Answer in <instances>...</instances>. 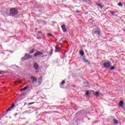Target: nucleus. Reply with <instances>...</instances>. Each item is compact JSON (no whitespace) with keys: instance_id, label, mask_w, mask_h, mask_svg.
Returning <instances> with one entry per match:
<instances>
[{"instance_id":"f257e3e1","label":"nucleus","mask_w":125,"mask_h":125,"mask_svg":"<svg viewBox=\"0 0 125 125\" xmlns=\"http://www.w3.org/2000/svg\"><path fill=\"white\" fill-rule=\"evenodd\" d=\"M10 15L11 16H14L18 14V10H17L16 8H12L10 9Z\"/></svg>"},{"instance_id":"f03ea898","label":"nucleus","mask_w":125,"mask_h":125,"mask_svg":"<svg viewBox=\"0 0 125 125\" xmlns=\"http://www.w3.org/2000/svg\"><path fill=\"white\" fill-rule=\"evenodd\" d=\"M32 58V56L29 54L25 53L24 57L21 58V60L22 61H25V60H28V59H31Z\"/></svg>"},{"instance_id":"7ed1b4c3","label":"nucleus","mask_w":125,"mask_h":125,"mask_svg":"<svg viewBox=\"0 0 125 125\" xmlns=\"http://www.w3.org/2000/svg\"><path fill=\"white\" fill-rule=\"evenodd\" d=\"M93 35H96L97 37L100 36V29H98L97 30H95L94 29L93 30L92 32Z\"/></svg>"},{"instance_id":"20e7f679","label":"nucleus","mask_w":125,"mask_h":125,"mask_svg":"<svg viewBox=\"0 0 125 125\" xmlns=\"http://www.w3.org/2000/svg\"><path fill=\"white\" fill-rule=\"evenodd\" d=\"M42 54H43V53L41 51H38L34 54V57H38V56H40V55H42Z\"/></svg>"},{"instance_id":"39448f33","label":"nucleus","mask_w":125,"mask_h":125,"mask_svg":"<svg viewBox=\"0 0 125 125\" xmlns=\"http://www.w3.org/2000/svg\"><path fill=\"white\" fill-rule=\"evenodd\" d=\"M30 80H31L32 83H36V82H38V79H37V78H36L34 76H31L30 77Z\"/></svg>"},{"instance_id":"423d86ee","label":"nucleus","mask_w":125,"mask_h":125,"mask_svg":"<svg viewBox=\"0 0 125 125\" xmlns=\"http://www.w3.org/2000/svg\"><path fill=\"white\" fill-rule=\"evenodd\" d=\"M33 67L35 70H38L39 69V68H40L39 64H38L37 62H35L33 64Z\"/></svg>"},{"instance_id":"0eeeda50","label":"nucleus","mask_w":125,"mask_h":125,"mask_svg":"<svg viewBox=\"0 0 125 125\" xmlns=\"http://www.w3.org/2000/svg\"><path fill=\"white\" fill-rule=\"evenodd\" d=\"M103 65L104 66V68H108V67H111V64L109 62H105L104 63Z\"/></svg>"},{"instance_id":"6e6552de","label":"nucleus","mask_w":125,"mask_h":125,"mask_svg":"<svg viewBox=\"0 0 125 125\" xmlns=\"http://www.w3.org/2000/svg\"><path fill=\"white\" fill-rule=\"evenodd\" d=\"M62 28L63 32H64V33H66V32H67V28H66V26H65V24L62 25Z\"/></svg>"},{"instance_id":"1a4fd4ad","label":"nucleus","mask_w":125,"mask_h":125,"mask_svg":"<svg viewBox=\"0 0 125 125\" xmlns=\"http://www.w3.org/2000/svg\"><path fill=\"white\" fill-rule=\"evenodd\" d=\"M15 106V104H14V103H13L11 105V107L7 110V112L10 111V110H11V109H13V108H14Z\"/></svg>"},{"instance_id":"9d476101","label":"nucleus","mask_w":125,"mask_h":125,"mask_svg":"<svg viewBox=\"0 0 125 125\" xmlns=\"http://www.w3.org/2000/svg\"><path fill=\"white\" fill-rule=\"evenodd\" d=\"M119 107H123L124 106V101H120L119 104Z\"/></svg>"},{"instance_id":"9b49d317","label":"nucleus","mask_w":125,"mask_h":125,"mask_svg":"<svg viewBox=\"0 0 125 125\" xmlns=\"http://www.w3.org/2000/svg\"><path fill=\"white\" fill-rule=\"evenodd\" d=\"M61 50V48L60 47H56V50H55V52H60Z\"/></svg>"},{"instance_id":"f8f14e48","label":"nucleus","mask_w":125,"mask_h":125,"mask_svg":"<svg viewBox=\"0 0 125 125\" xmlns=\"http://www.w3.org/2000/svg\"><path fill=\"white\" fill-rule=\"evenodd\" d=\"M28 88H29V86H26L24 88L21 89V91H25V90H26V89H28Z\"/></svg>"},{"instance_id":"ddd939ff","label":"nucleus","mask_w":125,"mask_h":125,"mask_svg":"<svg viewBox=\"0 0 125 125\" xmlns=\"http://www.w3.org/2000/svg\"><path fill=\"white\" fill-rule=\"evenodd\" d=\"M97 5H98V6H99V7H100V8H101V9H102V8H103V7L104 6V5H102L100 3H98L97 4Z\"/></svg>"},{"instance_id":"4468645a","label":"nucleus","mask_w":125,"mask_h":125,"mask_svg":"<svg viewBox=\"0 0 125 125\" xmlns=\"http://www.w3.org/2000/svg\"><path fill=\"white\" fill-rule=\"evenodd\" d=\"M80 54L82 56H83V55H84V52H83V51H80Z\"/></svg>"},{"instance_id":"2eb2a0df","label":"nucleus","mask_w":125,"mask_h":125,"mask_svg":"<svg viewBox=\"0 0 125 125\" xmlns=\"http://www.w3.org/2000/svg\"><path fill=\"white\" fill-rule=\"evenodd\" d=\"M113 123L115 124V125H118V120H117V119L113 120Z\"/></svg>"},{"instance_id":"dca6fc26","label":"nucleus","mask_w":125,"mask_h":125,"mask_svg":"<svg viewBox=\"0 0 125 125\" xmlns=\"http://www.w3.org/2000/svg\"><path fill=\"white\" fill-rule=\"evenodd\" d=\"M34 52H35V50L34 49L31 50L30 51H29V54H33V53H34Z\"/></svg>"},{"instance_id":"f3484780","label":"nucleus","mask_w":125,"mask_h":125,"mask_svg":"<svg viewBox=\"0 0 125 125\" xmlns=\"http://www.w3.org/2000/svg\"><path fill=\"white\" fill-rule=\"evenodd\" d=\"M49 56H51L53 54V50L51 49L50 52L49 53Z\"/></svg>"},{"instance_id":"a211bd4d","label":"nucleus","mask_w":125,"mask_h":125,"mask_svg":"<svg viewBox=\"0 0 125 125\" xmlns=\"http://www.w3.org/2000/svg\"><path fill=\"white\" fill-rule=\"evenodd\" d=\"M85 95L86 96H88V95H89V91L88 90L86 91Z\"/></svg>"},{"instance_id":"6ab92c4d","label":"nucleus","mask_w":125,"mask_h":125,"mask_svg":"<svg viewBox=\"0 0 125 125\" xmlns=\"http://www.w3.org/2000/svg\"><path fill=\"white\" fill-rule=\"evenodd\" d=\"M84 62L87 64V65H89V62H90L89 61L87 60H85Z\"/></svg>"},{"instance_id":"aec40b11","label":"nucleus","mask_w":125,"mask_h":125,"mask_svg":"<svg viewBox=\"0 0 125 125\" xmlns=\"http://www.w3.org/2000/svg\"><path fill=\"white\" fill-rule=\"evenodd\" d=\"M95 96H99V92H97L95 94Z\"/></svg>"},{"instance_id":"412c9836","label":"nucleus","mask_w":125,"mask_h":125,"mask_svg":"<svg viewBox=\"0 0 125 125\" xmlns=\"http://www.w3.org/2000/svg\"><path fill=\"white\" fill-rule=\"evenodd\" d=\"M65 84V81H62V83H61V84L62 85H63V84Z\"/></svg>"},{"instance_id":"4be33fe9","label":"nucleus","mask_w":125,"mask_h":125,"mask_svg":"<svg viewBox=\"0 0 125 125\" xmlns=\"http://www.w3.org/2000/svg\"><path fill=\"white\" fill-rule=\"evenodd\" d=\"M115 68H116L115 66H113L110 67L111 70H115Z\"/></svg>"},{"instance_id":"5701e85b","label":"nucleus","mask_w":125,"mask_h":125,"mask_svg":"<svg viewBox=\"0 0 125 125\" xmlns=\"http://www.w3.org/2000/svg\"><path fill=\"white\" fill-rule=\"evenodd\" d=\"M52 35L51 33H48V37H52Z\"/></svg>"},{"instance_id":"b1692460","label":"nucleus","mask_w":125,"mask_h":125,"mask_svg":"<svg viewBox=\"0 0 125 125\" xmlns=\"http://www.w3.org/2000/svg\"><path fill=\"white\" fill-rule=\"evenodd\" d=\"M118 5H119V6H122V5H123V4L121 2H120L118 3Z\"/></svg>"},{"instance_id":"393cba45","label":"nucleus","mask_w":125,"mask_h":125,"mask_svg":"<svg viewBox=\"0 0 125 125\" xmlns=\"http://www.w3.org/2000/svg\"><path fill=\"white\" fill-rule=\"evenodd\" d=\"M3 73H4V71H0V75H1V74H3Z\"/></svg>"},{"instance_id":"a878e982","label":"nucleus","mask_w":125,"mask_h":125,"mask_svg":"<svg viewBox=\"0 0 125 125\" xmlns=\"http://www.w3.org/2000/svg\"><path fill=\"white\" fill-rule=\"evenodd\" d=\"M18 83H22V81H21V80H19V81H18Z\"/></svg>"},{"instance_id":"bb28decb","label":"nucleus","mask_w":125,"mask_h":125,"mask_svg":"<svg viewBox=\"0 0 125 125\" xmlns=\"http://www.w3.org/2000/svg\"><path fill=\"white\" fill-rule=\"evenodd\" d=\"M34 103H35L34 102H33V103H30L28 104V105H32L33 104H34Z\"/></svg>"},{"instance_id":"cd10ccee","label":"nucleus","mask_w":125,"mask_h":125,"mask_svg":"<svg viewBox=\"0 0 125 125\" xmlns=\"http://www.w3.org/2000/svg\"><path fill=\"white\" fill-rule=\"evenodd\" d=\"M46 56H47V55H45L42 56V58H43V57H46Z\"/></svg>"},{"instance_id":"c85d7f7f","label":"nucleus","mask_w":125,"mask_h":125,"mask_svg":"<svg viewBox=\"0 0 125 125\" xmlns=\"http://www.w3.org/2000/svg\"><path fill=\"white\" fill-rule=\"evenodd\" d=\"M41 80H42V78H40L39 79V82H40V81H41Z\"/></svg>"},{"instance_id":"c756f323","label":"nucleus","mask_w":125,"mask_h":125,"mask_svg":"<svg viewBox=\"0 0 125 125\" xmlns=\"http://www.w3.org/2000/svg\"><path fill=\"white\" fill-rule=\"evenodd\" d=\"M114 13H115V12H112L111 13L112 14H114Z\"/></svg>"},{"instance_id":"7c9ffc66","label":"nucleus","mask_w":125,"mask_h":125,"mask_svg":"<svg viewBox=\"0 0 125 125\" xmlns=\"http://www.w3.org/2000/svg\"><path fill=\"white\" fill-rule=\"evenodd\" d=\"M76 12H79V11H77Z\"/></svg>"},{"instance_id":"2f4dec72","label":"nucleus","mask_w":125,"mask_h":125,"mask_svg":"<svg viewBox=\"0 0 125 125\" xmlns=\"http://www.w3.org/2000/svg\"><path fill=\"white\" fill-rule=\"evenodd\" d=\"M35 30H38V28H36Z\"/></svg>"},{"instance_id":"473e14b6","label":"nucleus","mask_w":125,"mask_h":125,"mask_svg":"<svg viewBox=\"0 0 125 125\" xmlns=\"http://www.w3.org/2000/svg\"><path fill=\"white\" fill-rule=\"evenodd\" d=\"M48 59H49V57L48 58Z\"/></svg>"}]
</instances>
